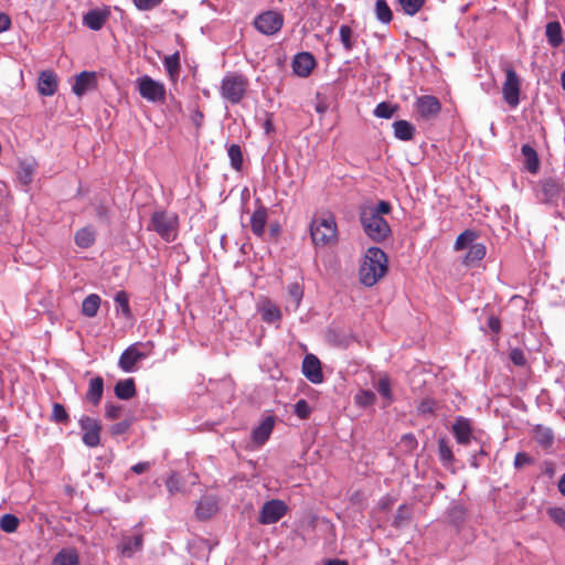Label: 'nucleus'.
<instances>
[{"label":"nucleus","mask_w":565,"mask_h":565,"mask_svg":"<svg viewBox=\"0 0 565 565\" xmlns=\"http://www.w3.org/2000/svg\"><path fill=\"white\" fill-rule=\"evenodd\" d=\"M166 486H167L168 491L171 494H174V493L180 492L182 490L183 483L181 482V479L178 476V473L173 472L167 479Z\"/></svg>","instance_id":"55"},{"label":"nucleus","mask_w":565,"mask_h":565,"mask_svg":"<svg viewBox=\"0 0 565 565\" xmlns=\"http://www.w3.org/2000/svg\"><path fill=\"white\" fill-rule=\"evenodd\" d=\"M78 425L83 431L82 441L85 446L95 448L100 445L102 424L98 419L83 415Z\"/></svg>","instance_id":"10"},{"label":"nucleus","mask_w":565,"mask_h":565,"mask_svg":"<svg viewBox=\"0 0 565 565\" xmlns=\"http://www.w3.org/2000/svg\"><path fill=\"white\" fill-rule=\"evenodd\" d=\"M275 426V417L266 416L262 423L252 431L253 440L258 445H264L270 437Z\"/></svg>","instance_id":"20"},{"label":"nucleus","mask_w":565,"mask_h":565,"mask_svg":"<svg viewBox=\"0 0 565 565\" xmlns=\"http://www.w3.org/2000/svg\"><path fill=\"white\" fill-rule=\"evenodd\" d=\"M521 153L524 159L523 160L524 169L527 170L532 174L537 173L540 170V159H539L536 150L529 143H525L521 147Z\"/></svg>","instance_id":"24"},{"label":"nucleus","mask_w":565,"mask_h":565,"mask_svg":"<svg viewBox=\"0 0 565 565\" xmlns=\"http://www.w3.org/2000/svg\"><path fill=\"white\" fill-rule=\"evenodd\" d=\"M288 511L287 504L279 499L265 502L259 511L258 522L260 524H274L278 522Z\"/></svg>","instance_id":"12"},{"label":"nucleus","mask_w":565,"mask_h":565,"mask_svg":"<svg viewBox=\"0 0 565 565\" xmlns=\"http://www.w3.org/2000/svg\"><path fill=\"white\" fill-rule=\"evenodd\" d=\"M36 167L38 164L34 160H24L20 162L18 169V179L23 185H29L33 181Z\"/></svg>","instance_id":"32"},{"label":"nucleus","mask_w":565,"mask_h":565,"mask_svg":"<svg viewBox=\"0 0 565 565\" xmlns=\"http://www.w3.org/2000/svg\"><path fill=\"white\" fill-rule=\"evenodd\" d=\"M58 86L57 76L52 71H42L39 76L38 89L43 96H52Z\"/></svg>","instance_id":"19"},{"label":"nucleus","mask_w":565,"mask_h":565,"mask_svg":"<svg viewBox=\"0 0 565 565\" xmlns=\"http://www.w3.org/2000/svg\"><path fill=\"white\" fill-rule=\"evenodd\" d=\"M504 74L502 98L511 108H515L520 104L521 79L512 66L504 67Z\"/></svg>","instance_id":"8"},{"label":"nucleus","mask_w":565,"mask_h":565,"mask_svg":"<svg viewBox=\"0 0 565 565\" xmlns=\"http://www.w3.org/2000/svg\"><path fill=\"white\" fill-rule=\"evenodd\" d=\"M532 459L526 452H518L514 457V467L520 469L525 465L531 463Z\"/></svg>","instance_id":"64"},{"label":"nucleus","mask_w":565,"mask_h":565,"mask_svg":"<svg viewBox=\"0 0 565 565\" xmlns=\"http://www.w3.org/2000/svg\"><path fill=\"white\" fill-rule=\"evenodd\" d=\"M510 360L516 366H524L526 364V358L523 351L519 348L512 349L510 351Z\"/></svg>","instance_id":"60"},{"label":"nucleus","mask_w":565,"mask_h":565,"mask_svg":"<svg viewBox=\"0 0 565 565\" xmlns=\"http://www.w3.org/2000/svg\"><path fill=\"white\" fill-rule=\"evenodd\" d=\"M122 406L119 404L107 403L105 405V418L108 420H116L121 416Z\"/></svg>","instance_id":"56"},{"label":"nucleus","mask_w":565,"mask_h":565,"mask_svg":"<svg viewBox=\"0 0 565 565\" xmlns=\"http://www.w3.org/2000/svg\"><path fill=\"white\" fill-rule=\"evenodd\" d=\"M295 414L301 419H306L310 416L311 407L306 399H299L295 404Z\"/></svg>","instance_id":"58"},{"label":"nucleus","mask_w":565,"mask_h":565,"mask_svg":"<svg viewBox=\"0 0 565 565\" xmlns=\"http://www.w3.org/2000/svg\"><path fill=\"white\" fill-rule=\"evenodd\" d=\"M316 65V58L309 52L297 53L291 62L292 72L302 78L308 77Z\"/></svg>","instance_id":"13"},{"label":"nucleus","mask_w":565,"mask_h":565,"mask_svg":"<svg viewBox=\"0 0 565 565\" xmlns=\"http://www.w3.org/2000/svg\"><path fill=\"white\" fill-rule=\"evenodd\" d=\"M533 436L535 441L543 448V449H550L554 444V431L552 428L543 426V425H536L533 429Z\"/></svg>","instance_id":"27"},{"label":"nucleus","mask_w":565,"mask_h":565,"mask_svg":"<svg viewBox=\"0 0 565 565\" xmlns=\"http://www.w3.org/2000/svg\"><path fill=\"white\" fill-rule=\"evenodd\" d=\"M369 209L373 211V213L381 215L384 217V215L390 214L392 211V205L387 201H380L376 205H367Z\"/></svg>","instance_id":"59"},{"label":"nucleus","mask_w":565,"mask_h":565,"mask_svg":"<svg viewBox=\"0 0 565 565\" xmlns=\"http://www.w3.org/2000/svg\"><path fill=\"white\" fill-rule=\"evenodd\" d=\"M434 411H435V402L429 398L423 399L419 403V405L417 406V412L423 415L433 414Z\"/></svg>","instance_id":"62"},{"label":"nucleus","mask_w":565,"mask_h":565,"mask_svg":"<svg viewBox=\"0 0 565 565\" xmlns=\"http://www.w3.org/2000/svg\"><path fill=\"white\" fill-rule=\"evenodd\" d=\"M545 35L548 44L556 49L563 43V30L558 21H551L545 26Z\"/></svg>","instance_id":"31"},{"label":"nucleus","mask_w":565,"mask_h":565,"mask_svg":"<svg viewBox=\"0 0 565 565\" xmlns=\"http://www.w3.org/2000/svg\"><path fill=\"white\" fill-rule=\"evenodd\" d=\"M138 10L148 11L158 7L162 0H132Z\"/></svg>","instance_id":"61"},{"label":"nucleus","mask_w":565,"mask_h":565,"mask_svg":"<svg viewBox=\"0 0 565 565\" xmlns=\"http://www.w3.org/2000/svg\"><path fill=\"white\" fill-rule=\"evenodd\" d=\"M302 374L309 382H311L313 384H320L323 382L321 363L316 355L307 354L303 358Z\"/></svg>","instance_id":"15"},{"label":"nucleus","mask_w":565,"mask_h":565,"mask_svg":"<svg viewBox=\"0 0 565 565\" xmlns=\"http://www.w3.org/2000/svg\"><path fill=\"white\" fill-rule=\"evenodd\" d=\"M74 241L78 247L88 248L96 241V232L93 227L85 226L75 233Z\"/></svg>","instance_id":"33"},{"label":"nucleus","mask_w":565,"mask_h":565,"mask_svg":"<svg viewBox=\"0 0 565 565\" xmlns=\"http://www.w3.org/2000/svg\"><path fill=\"white\" fill-rule=\"evenodd\" d=\"M51 565H79V555L73 547H64L53 557Z\"/></svg>","instance_id":"28"},{"label":"nucleus","mask_w":565,"mask_h":565,"mask_svg":"<svg viewBox=\"0 0 565 565\" xmlns=\"http://www.w3.org/2000/svg\"><path fill=\"white\" fill-rule=\"evenodd\" d=\"M339 36H340V41L343 45V49L347 52L352 51L355 45L356 39H358V35H355L353 33V30L349 25L342 24V25H340V29H339Z\"/></svg>","instance_id":"38"},{"label":"nucleus","mask_w":565,"mask_h":565,"mask_svg":"<svg viewBox=\"0 0 565 565\" xmlns=\"http://www.w3.org/2000/svg\"><path fill=\"white\" fill-rule=\"evenodd\" d=\"M466 516H467V511L460 504L452 505L447 510L448 521L450 524H452L456 527H459L465 523Z\"/></svg>","instance_id":"39"},{"label":"nucleus","mask_w":565,"mask_h":565,"mask_svg":"<svg viewBox=\"0 0 565 565\" xmlns=\"http://www.w3.org/2000/svg\"><path fill=\"white\" fill-rule=\"evenodd\" d=\"M547 514L556 524L565 529V509L550 508Z\"/></svg>","instance_id":"57"},{"label":"nucleus","mask_w":565,"mask_h":565,"mask_svg":"<svg viewBox=\"0 0 565 565\" xmlns=\"http://www.w3.org/2000/svg\"><path fill=\"white\" fill-rule=\"evenodd\" d=\"M284 24V17L276 11L269 10L258 14L254 20L255 29L265 35H274L280 31Z\"/></svg>","instance_id":"11"},{"label":"nucleus","mask_w":565,"mask_h":565,"mask_svg":"<svg viewBox=\"0 0 565 565\" xmlns=\"http://www.w3.org/2000/svg\"><path fill=\"white\" fill-rule=\"evenodd\" d=\"M416 110L424 119L436 117L441 109L440 102L433 95H424L416 99Z\"/></svg>","instance_id":"14"},{"label":"nucleus","mask_w":565,"mask_h":565,"mask_svg":"<svg viewBox=\"0 0 565 565\" xmlns=\"http://www.w3.org/2000/svg\"><path fill=\"white\" fill-rule=\"evenodd\" d=\"M310 235L315 245H327L337 239V223L333 215L313 218Z\"/></svg>","instance_id":"4"},{"label":"nucleus","mask_w":565,"mask_h":565,"mask_svg":"<svg viewBox=\"0 0 565 565\" xmlns=\"http://www.w3.org/2000/svg\"><path fill=\"white\" fill-rule=\"evenodd\" d=\"M51 420L55 423L66 424L70 420V416L65 407L60 403H54L51 414Z\"/></svg>","instance_id":"52"},{"label":"nucleus","mask_w":565,"mask_h":565,"mask_svg":"<svg viewBox=\"0 0 565 565\" xmlns=\"http://www.w3.org/2000/svg\"><path fill=\"white\" fill-rule=\"evenodd\" d=\"M108 11L89 10L83 18L84 24L93 31H99L108 19Z\"/></svg>","instance_id":"25"},{"label":"nucleus","mask_w":565,"mask_h":565,"mask_svg":"<svg viewBox=\"0 0 565 565\" xmlns=\"http://www.w3.org/2000/svg\"><path fill=\"white\" fill-rule=\"evenodd\" d=\"M19 518L14 514L7 513L0 519V529L6 533H13L19 526Z\"/></svg>","instance_id":"50"},{"label":"nucleus","mask_w":565,"mask_h":565,"mask_svg":"<svg viewBox=\"0 0 565 565\" xmlns=\"http://www.w3.org/2000/svg\"><path fill=\"white\" fill-rule=\"evenodd\" d=\"M96 85V73L83 71L76 76L75 83L72 86V90L76 96L81 97L87 90L95 88Z\"/></svg>","instance_id":"18"},{"label":"nucleus","mask_w":565,"mask_h":565,"mask_svg":"<svg viewBox=\"0 0 565 565\" xmlns=\"http://www.w3.org/2000/svg\"><path fill=\"white\" fill-rule=\"evenodd\" d=\"M374 13L376 19L383 24H388L393 19V12L386 0H376Z\"/></svg>","instance_id":"40"},{"label":"nucleus","mask_w":565,"mask_h":565,"mask_svg":"<svg viewBox=\"0 0 565 565\" xmlns=\"http://www.w3.org/2000/svg\"><path fill=\"white\" fill-rule=\"evenodd\" d=\"M477 238V233L472 230H466L461 234L458 235L455 242V249L461 250L465 248H469L473 241Z\"/></svg>","instance_id":"46"},{"label":"nucleus","mask_w":565,"mask_h":565,"mask_svg":"<svg viewBox=\"0 0 565 565\" xmlns=\"http://www.w3.org/2000/svg\"><path fill=\"white\" fill-rule=\"evenodd\" d=\"M412 513L411 509L406 504H402L398 507L396 514L393 519L392 525L396 529H399L407 524V522L411 520Z\"/></svg>","instance_id":"49"},{"label":"nucleus","mask_w":565,"mask_h":565,"mask_svg":"<svg viewBox=\"0 0 565 565\" xmlns=\"http://www.w3.org/2000/svg\"><path fill=\"white\" fill-rule=\"evenodd\" d=\"M388 270L387 256L380 247H370L360 265V281L365 287H372L382 279Z\"/></svg>","instance_id":"1"},{"label":"nucleus","mask_w":565,"mask_h":565,"mask_svg":"<svg viewBox=\"0 0 565 565\" xmlns=\"http://www.w3.org/2000/svg\"><path fill=\"white\" fill-rule=\"evenodd\" d=\"M100 297L96 294H90L82 302V313L88 318L97 315L100 307Z\"/></svg>","instance_id":"37"},{"label":"nucleus","mask_w":565,"mask_h":565,"mask_svg":"<svg viewBox=\"0 0 565 565\" xmlns=\"http://www.w3.org/2000/svg\"><path fill=\"white\" fill-rule=\"evenodd\" d=\"M227 156L230 158L231 167L235 171H241L243 167V152L239 145L232 143L227 147Z\"/></svg>","instance_id":"43"},{"label":"nucleus","mask_w":565,"mask_h":565,"mask_svg":"<svg viewBox=\"0 0 565 565\" xmlns=\"http://www.w3.org/2000/svg\"><path fill=\"white\" fill-rule=\"evenodd\" d=\"M451 433L457 444L461 446H468L472 441L477 443L482 438L481 433L473 429L471 419L463 416H457L455 418Z\"/></svg>","instance_id":"9"},{"label":"nucleus","mask_w":565,"mask_h":565,"mask_svg":"<svg viewBox=\"0 0 565 565\" xmlns=\"http://www.w3.org/2000/svg\"><path fill=\"white\" fill-rule=\"evenodd\" d=\"M248 87V79L236 73L226 74L221 83V95L232 104H238L243 99Z\"/></svg>","instance_id":"5"},{"label":"nucleus","mask_w":565,"mask_h":565,"mask_svg":"<svg viewBox=\"0 0 565 565\" xmlns=\"http://www.w3.org/2000/svg\"><path fill=\"white\" fill-rule=\"evenodd\" d=\"M136 88L139 95L150 103H164L166 100L164 84L153 79L149 75L139 76L136 79Z\"/></svg>","instance_id":"6"},{"label":"nucleus","mask_w":565,"mask_h":565,"mask_svg":"<svg viewBox=\"0 0 565 565\" xmlns=\"http://www.w3.org/2000/svg\"><path fill=\"white\" fill-rule=\"evenodd\" d=\"M536 199L544 204H556L561 194L564 192L563 183L553 177H546L534 186Z\"/></svg>","instance_id":"7"},{"label":"nucleus","mask_w":565,"mask_h":565,"mask_svg":"<svg viewBox=\"0 0 565 565\" xmlns=\"http://www.w3.org/2000/svg\"><path fill=\"white\" fill-rule=\"evenodd\" d=\"M287 294L290 300L294 302L295 309H297L303 297V288L299 282H290L287 286Z\"/></svg>","instance_id":"51"},{"label":"nucleus","mask_w":565,"mask_h":565,"mask_svg":"<svg viewBox=\"0 0 565 565\" xmlns=\"http://www.w3.org/2000/svg\"><path fill=\"white\" fill-rule=\"evenodd\" d=\"M142 546L143 536L142 534H137L134 536H124L118 548L124 556L131 557L136 552L141 551Z\"/></svg>","instance_id":"23"},{"label":"nucleus","mask_w":565,"mask_h":565,"mask_svg":"<svg viewBox=\"0 0 565 565\" xmlns=\"http://www.w3.org/2000/svg\"><path fill=\"white\" fill-rule=\"evenodd\" d=\"M162 62L169 78L175 82L179 78L181 68L179 52L177 51L173 54L166 56Z\"/></svg>","instance_id":"34"},{"label":"nucleus","mask_w":565,"mask_h":565,"mask_svg":"<svg viewBox=\"0 0 565 565\" xmlns=\"http://www.w3.org/2000/svg\"><path fill=\"white\" fill-rule=\"evenodd\" d=\"M401 441H402V444L404 445V447H405L407 450H409V451L414 450V449L417 447V445H418V443H417V439H416L415 435H414V434H412V433L404 434V435L402 436Z\"/></svg>","instance_id":"63"},{"label":"nucleus","mask_w":565,"mask_h":565,"mask_svg":"<svg viewBox=\"0 0 565 565\" xmlns=\"http://www.w3.org/2000/svg\"><path fill=\"white\" fill-rule=\"evenodd\" d=\"M217 509V502L213 497H203L196 504L195 515L199 520L205 521L212 518Z\"/></svg>","instance_id":"22"},{"label":"nucleus","mask_w":565,"mask_h":565,"mask_svg":"<svg viewBox=\"0 0 565 565\" xmlns=\"http://www.w3.org/2000/svg\"><path fill=\"white\" fill-rule=\"evenodd\" d=\"M258 311L263 321L267 323H276L281 320V311L279 307L269 299H264L258 303Z\"/></svg>","instance_id":"21"},{"label":"nucleus","mask_w":565,"mask_h":565,"mask_svg":"<svg viewBox=\"0 0 565 565\" xmlns=\"http://www.w3.org/2000/svg\"><path fill=\"white\" fill-rule=\"evenodd\" d=\"M94 207L95 215L97 220L102 223L109 224L110 223V209L109 203L106 198H97L92 203Z\"/></svg>","instance_id":"35"},{"label":"nucleus","mask_w":565,"mask_h":565,"mask_svg":"<svg viewBox=\"0 0 565 565\" xmlns=\"http://www.w3.org/2000/svg\"><path fill=\"white\" fill-rule=\"evenodd\" d=\"M438 455L443 466L448 467L452 465L455 457L446 437L438 439Z\"/></svg>","instance_id":"41"},{"label":"nucleus","mask_w":565,"mask_h":565,"mask_svg":"<svg viewBox=\"0 0 565 565\" xmlns=\"http://www.w3.org/2000/svg\"><path fill=\"white\" fill-rule=\"evenodd\" d=\"M104 392V380L100 376L90 379L88 383V390L86 392V399L94 406L100 403Z\"/></svg>","instance_id":"30"},{"label":"nucleus","mask_w":565,"mask_h":565,"mask_svg":"<svg viewBox=\"0 0 565 565\" xmlns=\"http://www.w3.org/2000/svg\"><path fill=\"white\" fill-rule=\"evenodd\" d=\"M476 444L479 445V449L478 451L471 454L470 466L475 469H478L482 465V458L489 456V443L481 438Z\"/></svg>","instance_id":"44"},{"label":"nucleus","mask_w":565,"mask_h":565,"mask_svg":"<svg viewBox=\"0 0 565 565\" xmlns=\"http://www.w3.org/2000/svg\"><path fill=\"white\" fill-rule=\"evenodd\" d=\"M376 395L372 391H361L355 395V403L362 407L371 406L375 403Z\"/></svg>","instance_id":"53"},{"label":"nucleus","mask_w":565,"mask_h":565,"mask_svg":"<svg viewBox=\"0 0 565 565\" xmlns=\"http://www.w3.org/2000/svg\"><path fill=\"white\" fill-rule=\"evenodd\" d=\"M146 354L140 352L136 344L128 347L119 356L118 366L127 373L136 371V364L145 359Z\"/></svg>","instance_id":"17"},{"label":"nucleus","mask_w":565,"mask_h":565,"mask_svg":"<svg viewBox=\"0 0 565 565\" xmlns=\"http://www.w3.org/2000/svg\"><path fill=\"white\" fill-rule=\"evenodd\" d=\"M117 313L121 312L126 318H131L128 294L124 290L118 291L114 298Z\"/></svg>","instance_id":"42"},{"label":"nucleus","mask_w":565,"mask_h":565,"mask_svg":"<svg viewBox=\"0 0 565 565\" xmlns=\"http://www.w3.org/2000/svg\"><path fill=\"white\" fill-rule=\"evenodd\" d=\"M179 217L175 213L156 211L149 224V230L154 231L163 241L171 243L178 236Z\"/></svg>","instance_id":"3"},{"label":"nucleus","mask_w":565,"mask_h":565,"mask_svg":"<svg viewBox=\"0 0 565 565\" xmlns=\"http://www.w3.org/2000/svg\"><path fill=\"white\" fill-rule=\"evenodd\" d=\"M397 109V105H392L387 102H382L376 105V107L373 110V115L377 118L390 119L394 116Z\"/></svg>","instance_id":"45"},{"label":"nucleus","mask_w":565,"mask_h":565,"mask_svg":"<svg viewBox=\"0 0 565 565\" xmlns=\"http://www.w3.org/2000/svg\"><path fill=\"white\" fill-rule=\"evenodd\" d=\"M114 393L117 398L128 401L136 395V384L132 377L120 380L114 387Z\"/></svg>","instance_id":"29"},{"label":"nucleus","mask_w":565,"mask_h":565,"mask_svg":"<svg viewBox=\"0 0 565 565\" xmlns=\"http://www.w3.org/2000/svg\"><path fill=\"white\" fill-rule=\"evenodd\" d=\"M132 425V418H126L119 423H116L109 427V433L113 436H119L126 434Z\"/></svg>","instance_id":"54"},{"label":"nucleus","mask_w":565,"mask_h":565,"mask_svg":"<svg viewBox=\"0 0 565 565\" xmlns=\"http://www.w3.org/2000/svg\"><path fill=\"white\" fill-rule=\"evenodd\" d=\"M426 0H396L403 12L407 15H415L422 10Z\"/></svg>","instance_id":"47"},{"label":"nucleus","mask_w":565,"mask_h":565,"mask_svg":"<svg viewBox=\"0 0 565 565\" xmlns=\"http://www.w3.org/2000/svg\"><path fill=\"white\" fill-rule=\"evenodd\" d=\"M360 223L365 235L375 243H382L392 234L387 221L375 213L369 206H361L359 212Z\"/></svg>","instance_id":"2"},{"label":"nucleus","mask_w":565,"mask_h":565,"mask_svg":"<svg viewBox=\"0 0 565 565\" xmlns=\"http://www.w3.org/2000/svg\"><path fill=\"white\" fill-rule=\"evenodd\" d=\"M256 209L250 216V228L254 235L262 238L265 234V226L268 218V211L262 204L260 199L255 200Z\"/></svg>","instance_id":"16"},{"label":"nucleus","mask_w":565,"mask_h":565,"mask_svg":"<svg viewBox=\"0 0 565 565\" xmlns=\"http://www.w3.org/2000/svg\"><path fill=\"white\" fill-rule=\"evenodd\" d=\"M392 127L394 137L402 141L412 140L416 132L415 126L405 119L394 121Z\"/></svg>","instance_id":"26"},{"label":"nucleus","mask_w":565,"mask_h":565,"mask_svg":"<svg viewBox=\"0 0 565 565\" xmlns=\"http://www.w3.org/2000/svg\"><path fill=\"white\" fill-rule=\"evenodd\" d=\"M377 392L385 399L384 406L392 404L394 397L391 388V381L387 376H383L379 380Z\"/></svg>","instance_id":"48"},{"label":"nucleus","mask_w":565,"mask_h":565,"mask_svg":"<svg viewBox=\"0 0 565 565\" xmlns=\"http://www.w3.org/2000/svg\"><path fill=\"white\" fill-rule=\"evenodd\" d=\"M484 256L486 246L482 243H473L468 248L463 262L467 266H472L476 263L480 262Z\"/></svg>","instance_id":"36"}]
</instances>
